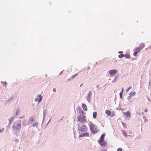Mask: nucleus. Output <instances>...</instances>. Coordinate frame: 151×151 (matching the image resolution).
Instances as JSON below:
<instances>
[{
  "label": "nucleus",
  "mask_w": 151,
  "mask_h": 151,
  "mask_svg": "<svg viewBox=\"0 0 151 151\" xmlns=\"http://www.w3.org/2000/svg\"><path fill=\"white\" fill-rule=\"evenodd\" d=\"M91 132L93 133L97 132V128L96 126L91 122L89 123L88 124Z\"/></svg>",
  "instance_id": "obj_1"
},
{
  "label": "nucleus",
  "mask_w": 151,
  "mask_h": 151,
  "mask_svg": "<svg viewBox=\"0 0 151 151\" xmlns=\"http://www.w3.org/2000/svg\"><path fill=\"white\" fill-rule=\"evenodd\" d=\"M77 118L78 121L82 122H85L86 121V116L83 115L81 114L78 116Z\"/></svg>",
  "instance_id": "obj_2"
},
{
  "label": "nucleus",
  "mask_w": 151,
  "mask_h": 151,
  "mask_svg": "<svg viewBox=\"0 0 151 151\" xmlns=\"http://www.w3.org/2000/svg\"><path fill=\"white\" fill-rule=\"evenodd\" d=\"M79 130L81 132H85L87 130V129L86 127L84 124L82 125L81 127L78 128Z\"/></svg>",
  "instance_id": "obj_3"
},
{
  "label": "nucleus",
  "mask_w": 151,
  "mask_h": 151,
  "mask_svg": "<svg viewBox=\"0 0 151 151\" xmlns=\"http://www.w3.org/2000/svg\"><path fill=\"white\" fill-rule=\"evenodd\" d=\"M109 72L111 76H113L114 75L117 73L118 70L115 69L110 70H109Z\"/></svg>",
  "instance_id": "obj_4"
},
{
  "label": "nucleus",
  "mask_w": 151,
  "mask_h": 151,
  "mask_svg": "<svg viewBox=\"0 0 151 151\" xmlns=\"http://www.w3.org/2000/svg\"><path fill=\"white\" fill-rule=\"evenodd\" d=\"M42 98V96L40 95H38L37 97L35 99V101L36 102L38 101L39 102H40L41 101Z\"/></svg>",
  "instance_id": "obj_5"
},
{
  "label": "nucleus",
  "mask_w": 151,
  "mask_h": 151,
  "mask_svg": "<svg viewBox=\"0 0 151 151\" xmlns=\"http://www.w3.org/2000/svg\"><path fill=\"white\" fill-rule=\"evenodd\" d=\"M123 114L126 118H130V114L129 111H127V112H124Z\"/></svg>",
  "instance_id": "obj_6"
},
{
  "label": "nucleus",
  "mask_w": 151,
  "mask_h": 151,
  "mask_svg": "<svg viewBox=\"0 0 151 151\" xmlns=\"http://www.w3.org/2000/svg\"><path fill=\"white\" fill-rule=\"evenodd\" d=\"M105 135V134H103L101 135V137H100V140L99 141L98 140V142H103V141H104V138Z\"/></svg>",
  "instance_id": "obj_7"
},
{
  "label": "nucleus",
  "mask_w": 151,
  "mask_h": 151,
  "mask_svg": "<svg viewBox=\"0 0 151 151\" xmlns=\"http://www.w3.org/2000/svg\"><path fill=\"white\" fill-rule=\"evenodd\" d=\"M99 143L100 144L101 146L103 147H105L107 145L106 143L104 141L101 142H99Z\"/></svg>",
  "instance_id": "obj_8"
},
{
  "label": "nucleus",
  "mask_w": 151,
  "mask_h": 151,
  "mask_svg": "<svg viewBox=\"0 0 151 151\" xmlns=\"http://www.w3.org/2000/svg\"><path fill=\"white\" fill-rule=\"evenodd\" d=\"M82 108L85 111H86L87 110V108L86 105L84 104H82Z\"/></svg>",
  "instance_id": "obj_9"
},
{
  "label": "nucleus",
  "mask_w": 151,
  "mask_h": 151,
  "mask_svg": "<svg viewBox=\"0 0 151 151\" xmlns=\"http://www.w3.org/2000/svg\"><path fill=\"white\" fill-rule=\"evenodd\" d=\"M16 127V129H19L21 128V122H19V123L17 125Z\"/></svg>",
  "instance_id": "obj_10"
},
{
  "label": "nucleus",
  "mask_w": 151,
  "mask_h": 151,
  "mask_svg": "<svg viewBox=\"0 0 151 151\" xmlns=\"http://www.w3.org/2000/svg\"><path fill=\"white\" fill-rule=\"evenodd\" d=\"M105 113L106 114H107L108 116H110L111 115V112L108 110H106Z\"/></svg>",
  "instance_id": "obj_11"
},
{
  "label": "nucleus",
  "mask_w": 151,
  "mask_h": 151,
  "mask_svg": "<svg viewBox=\"0 0 151 151\" xmlns=\"http://www.w3.org/2000/svg\"><path fill=\"white\" fill-rule=\"evenodd\" d=\"M136 94V93L134 91H132L131 92L129 93V95H130L132 97L133 96H134Z\"/></svg>",
  "instance_id": "obj_12"
},
{
  "label": "nucleus",
  "mask_w": 151,
  "mask_h": 151,
  "mask_svg": "<svg viewBox=\"0 0 151 151\" xmlns=\"http://www.w3.org/2000/svg\"><path fill=\"white\" fill-rule=\"evenodd\" d=\"M89 135V134L88 133H85L84 134H81L79 135L80 137H83L84 136H88Z\"/></svg>",
  "instance_id": "obj_13"
},
{
  "label": "nucleus",
  "mask_w": 151,
  "mask_h": 151,
  "mask_svg": "<svg viewBox=\"0 0 151 151\" xmlns=\"http://www.w3.org/2000/svg\"><path fill=\"white\" fill-rule=\"evenodd\" d=\"M97 113L96 112H93V117L95 119L96 118Z\"/></svg>",
  "instance_id": "obj_14"
},
{
  "label": "nucleus",
  "mask_w": 151,
  "mask_h": 151,
  "mask_svg": "<svg viewBox=\"0 0 151 151\" xmlns=\"http://www.w3.org/2000/svg\"><path fill=\"white\" fill-rule=\"evenodd\" d=\"M145 45L144 43H142L140 44V47H139L141 50L142 49L145 47Z\"/></svg>",
  "instance_id": "obj_15"
},
{
  "label": "nucleus",
  "mask_w": 151,
  "mask_h": 151,
  "mask_svg": "<svg viewBox=\"0 0 151 151\" xmlns=\"http://www.w3.org/2000/svg\"><path fill=\"white\" fill-rule=\"evenodd\" d=\"M124 57L127 58H130V55L129 54H124Z\"/></svg>",
  "instance_id": "obj_16"
},
{
  "label": "nucleus",
  "mask_w": 151,
  "mask_h": 151,
  "mask_svg": "<svg viewBox=\"0 0 151 151\" xmlns=\"http://www.w3.org/2000/svg\"><path fill=\"white\" fill-rule=\"evenodd\" d=\"M141 49L139 47H137L135 48V51L138 53L140 52V50Z\"/></svg>",
  "instance_id": "obj_17"
},
{
  "label": "nucleus",
  "mask_w": 151,
  "mask_h": 151,
  "mask_svg": "<svg viewBox=\"0 0 151 151\" xmlns=\"http://www.w3.org/2000/svg\"><path fill=\"white\" fill-rule=\"evenodd\" d=\"M122 132L123 134V135L125 137H127V135L126 133L125 132V131L123 130H122Z\"/></svg>",
  "instance_id": "obj_18"
},
{
  "label": "nucleus",
  "mask_w": 151,
  "mask_h": 151,
  "mask_svg": "<svg viewBox=\"0 0 151 151\" xmlns=\"http://www.w3.org/2000/svg\"><path fill=\"white\" fill-rule=\"evenodd\" d=\"M1 83L3 85H4L6 87V85H7V83L5 81H2Z\"/></svg>",
  "instance_id": "obj_19"
},
{
  "label": "nucleus",
  "mask_w": 151,
  "mask_h": 151,
  "mask_svg": "<svg viewBox=\"0 0 151 151\" xmlns=\"http://www.w3.org/2000/svg\"><path fill=\"white\" fill-rule=\"evenodd\" d=\"M38 123L37 122H35L33 124L32 126L33 127L37 126L38 125Z\"/></svg>",
  "instance_id": "obj_20"
},
{
  "label": "nucleus",
  "mask_w": 151,
  "mask_h": 151,
  "mask_svg": "<svg viewBox=\"0 0 151 151\" xmlns=\"http://www.w3.org/2000/svg\"><path fill=\"white\" fill-rule=\"evenodd\" d=\"M124 57V54H120V55H119V57L120 58H121Z\"/></svg>",
  "instance_id": "obj_21"
},
{
  "label": "nucleus",
  "mask_w": 151,
  "mask_h": 151,
  "mask_svg": "<svg viewBox=\"0 0 151 151\" xmlns=\"http://www.w3.org/2000/svg\"><path fill=\"white\" fill-rule=\"evenodd\" d=\"M122 94H123L122 92H121L119 93V95H120V97L121 98H122Z\"/></svg>",
  "instance_id": "obj_22"
},
{
  "label": "nucleus",
  "mask_w": 151,
  "mask_h": 151,
  "mask_svg": "<svg viewBox=\"0 0 151 151\" xmlns=\"http://www.w3.org/2000/svg\"><path fill=\"white\" fill-rule=\"evenodd\" d=\"M137 53V52L135 51V52L133 53V55L134 56H136Z\"/></svg>",
  "instance_id": "obj_23"
},
{
  "label": "nucleus",
  "mask_w": 151,
  "mask_h": 151,
  "mask_svg": "<svg viewBox=\"0 0 151 151\" xmlns=\"http://www.w3.org/2000/svg\"><path fill=\"white\" fill-rule=\"evenodd\" d=\"M132 97L129 95V96H128L127 99L128 100H129Z\"/></svg>",
  "instance_id": "obj_24"
},
{
  "label": "nucleus",
  "mask_w": 151,
  "mask_h": 151,
  "mask_svg": "<svg viewBox=\"0 0 151 151\" xmlns=\"http://www.w3.org/2000/svg\"><path fill=\"white\" fill-rule=\"evenodd\" d=\"M122 148H119L117 149V151H122Z\"/></svg>",
  "instance_id": "obj_25"
},
{
  "label": "nucleus",
  "mask_w": 151,
  "mask_h": 151,
  "mask_svg": "<svg viewBox=\"0 0 151 151\" xmlns=\"http://www.w3.org/2000/svg\"><path fill=\"white\" fill-rule=\"evenodd\" d=\"M131 88V87H129L127 90V91H128Z\"/></svg>",
  "instance_id": "obj_26"
},
{
  "label": "nucleus",
  "mask_w": 151,
  "mask_h": 151,
  "mask_svg": "<svg viewBox=\"0 0 151 151\" xmlns=\"http://www.w3.org/2000/svg\"><path fill=\"white\" fill-rule=\"evenodd\" d=\"M148 109L147 108L145 109L144 110V111L146 113L148 111Z\"/></svg>",
  "instance_id": "obj_27"
},
{
  "label": "nucleus",
  "mask_w": 151,
  "mask_h": 151,
  "mask_svg": "<svg viewBox=\"0 0 151 151\" xmlns=\"http://www.w3.org/2000/svg\"><path fill=\"white\" fill-rule=\"evenodd\" d=\"M149 85L151 86V79L150 80L149 83Z\"/></svg>",
  "instance_id": "obj_28"
},
{
  "label": "nucleus",
  "mask_w": 151,
  "mask_h": 151,
  "mask_svg": "<svg viewBox=\"0 0 151 151\" xmlns=\"http://www.w3.org/2000/svg\"><path fill=\"white\" fill-rule=\"evenodd\" d=\"M53 90L54 92H55L56 91L55 88H53Z\"/></svg>",
  "instance_id": "obj_29"
},
{
  "label": "nucleus",
  "mask_w": 151,
  "mask_h": 151,
  "mask_svg": "<svg viewBox=\"0 0 151 151\" xmlns=\"http://www.w3.org/2000/svg\"><path fill=\"white\" fill-rule=\"evenodd\" d=\"M123 52L122 51H119V53H122Z\"/></svg>",
  "instance_id": "obj_30"
},
{
  "label": "nucleus",
  "mask_w": 151,
  "mask_h": 151,
  "mask_svg": "<svg viewBox=\"0 0 151 151\" xmlns=\"http://www.w3.org/2000/svg\"><path fill=\"white\" fill-rule=\"evenodd\" d=\"M77 75V74H75L73 76H76Z\"/></svg>",
  "instance_id": "obj_31"
},
{
  "label": "nucleus",
  "mask_w": 151,
  "mask_h": 151,
  "mask_svg": "<svg viewBox=\"0 0 151 151\" xmlns=\"http://www.w3.org/2000/svg\"><path fill=\"white\" fill-rule=\"evenodd\" d=\"M123 88L122 89V91L121 92H122V93H123Z\"/></svg>",
  "instance_id": "obj_32"
},
{
  "label": "nucleus",
  "mask_w": 151,
  "mask_h": 151,
  "mask_svg": "<svg viewBox=\"0 0 151 151\" xmlns=\"http://www.w3.org/2000/svg\"><path fill=\"white\" fill-rule=\"evenodd\" d=\"M103 151H107L106 150H103Z\"/></svg>",
  "instance_id": "obj_33"
},
{
  "label": "nucleus",
  "mask_w": 151,
  "mask_h": 151,
  "mask_svg": "<svg viewBox=\"0 0 151 151\" xmlns=\"http://www.w3.org/2000/svg\"><path fill=\"white\" fill-rule=\"evenodd\" d=\"M3 130H3L0 129V132H2V131Z\"/></svg>",
  "instance_id": "obj_34"
},
{
  "label": "nucleus",
  "mask_w": 151,
  "mask_h": 151,
  "mask_svg": "<svg viewBox=\"0 0 151 151\" xmlns=\"http://www.w3.org/2000/svg\"><path fill=\"white\" fill-rule=\"evenodd\" d=\"M114 116V114H112L111 116V117L113 116Z\"/></svg>",
  "instance_id": "obj_35"
},
{
  "label": "nucleus",
  "mask_w": 151,
  "mask_h": 151,
  "mask_svg": "<svg viewBox=\"0 0 151 151\" xmlns=\"http://www.w3.org/2000/svg\"><path fill=\"white\" fill-rule=\"evenodd\" d=\"M20 118H22V117H20Z\"/></svg>",
  "instance_id": "obj_36"
},
{
  "label": "nucleus",
  "mask_w": 151,
  "mask_h": 151,
  "mask_svg": "<svg viewBox=\"0 0 151 151\" xmlns=\"http://www.w3.org/2000/svg\"><path fill=\"white\" fill-rule=\"evenodd\" d=\"M20 118H22V117H20Z\"/></svg>",
  "instance_id": "obj_37"
},
{
  "label": "nucleus",
  "mask_w": 151,
  "mask_h": 151,
  "mask_svg": "<svg viewBox=\"0 0 151 151\" xmlns=\"http://www.w3.org/2000/svg\"><path fill=\"white\" fill-rule=\"evenodd\" d=\"M82 85V84H81V85H80V86H81Z\"/></svg>",
  "instance_id": "obj_38"
},
{
  "label": "nucleus",
  "mask_w": 151,
  "mask_h": 151,
  "mask_svg": "<svg viewBox=\"0 0 151 151\" xmlns=\"http://www.w3.org/2000/svg\"><path fill=\"white\" fill-rule=\"evenodd\" d=\"M97 87H99V86H97Z\"/></svg>",
  "instance_id": "obj_39"
},
{
  "label": "nucleus",
  "mask_w": 151,
  "mask_h": 151,
  "mask_svg": "<svg viewBox=\"0 0 151 151\" xmlns=\"http://www.w3.org/2000/svg\"><path fill=\"white\" fill-rule=\"evenodd\" d=\"M97 87H99V86H97Z\"/></svg>",
  "instance_id": "obj_40"
}]
</instances>
